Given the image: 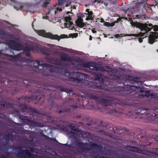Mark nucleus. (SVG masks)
Segmentation results:
<instances>
[{
	"instance_id": "obj_1",
	"label": "nucleus",
	"mask_w": 158,
	"mask_h": 158,
	"mask_svg": "<svg viewBox=\"0 0 158 158\" xmlns=\"http://www.w3.org/2000/svg\"><path fill=\"white\" fill-rule=\"evenodd\" d=\"M113 71L112 70L111 72L112 73L110 74L114 76V81H116L117 84L114 85V90L118 95L128 97L131 96L132 93H136V89H140V91L142 93L144 92L139 86L136 87L134 85L125 84L124 82L125 81H128V83L129 82L130 84L138 83L139 82L138 80L139 79V78L127 75L125 76V79L123 80L122 75L117 73H114Z\"/></svg>"
},
{
	"instance_id": "obj_2",
	"label": "nucleus",
	"mask_w": 158,
	"mask_h": 158,
	"mask_svg": "<svg viewBox=\"0 0 158 158\" xmlns=\"http://www.w3.org/2000/svg\"><path fill=\"white\" fill-rule=\"evenodd\" d=\"M45 82L40 83V82H37V84L36 85V87H38V88L37 89H34L33 90V91H30V92H32L34 93L31 96L27 97H22V98H23L26 101L28 102H31L32 100H38L40 101L42 98V97H44V95H42V94L44 92H47L48 94H49L50 98L48 100V106L45 107L47 108V107L50 106L49 108L50 109H51L55 105V102H54V98H55V97H52L51 94L53 92L52 91H51L50 89H45L44 88H43L41 87H40V86H43L44 87H51L52 86V84L48 82V81H44ZM35 86H36L35 85Z\"/></svg>"
},
{
	"instance_id": "obj_3",
	"label": "nucleus",
	"mask_w": 158,
	"mask_h": 158,
	"mask_svg": "<svg viewBox=\"0 0 158 158\" xmlns=\"http://www.w3.org/2000/svg\"><path fill=\"white\" fill-rule=\"evenodd\" d=\"M19 106L20 109L19 112H21L24 114H26L24 113L28 111V110L37 114V115H35L33 113H30L29 114V117H27L30 118L31 121L29 126L30 127L33 128L35 127H44V123L41 122H38L35 121H39L42 120V115L45 116L46 115V112H44L43 113H41L37 109L30 107L25 104H20L19 105Z\"/></svg>"
},
{
	"instance_id": "obj_4",
	"label": "nucleus",
	"mask_w": 158,
	"mask_h": 158,
	"mask_svg": "<svg viewBox=\"0 0 158 158\" xmlns=\"http://www.w3.org/2000/svg\"><path fill=\"white\" fill-rule=\"evenodd\" d=\"M36 73L41 74L45 77V78L49 79V77L52 76V73H56L57 72L56 69L52 65L46 63L43 64H39V66L37 67L36 70L35 71Z\"/></svg>"
},
{
	"instance_id": "obj_5",
	"label": "nucleus",
	"mask_w": 158,
	"mask_h": 158,
	"mask_svg": "<svg viewBox=\"0 0 158 158\" xmlns=\"http://www.w3.org/2000/svg\"><path fill=\"white\" fill-rule=\"evenodd\" d=\"M10 48L12 49L17 51L23 50V54L28 56H31L30 51L31 50H35V48L32 47L30 48L28 47H24L22 44L14 40H11L10 41Z\"/></svg>"
},
{
	"instance_id": "obj_6",
	"label": "nucleus",
	"mask_w": 158,
	"mask_h": 158,
	"mask_svg": "<svg viewBox=\"0 0 158 158\" xmlns=\"http://www.w3.org/2000/svg\"><path fill=\"white\" fill-rule=\"evenodd\" d=\"M68 126L71 130L78 133V136L79 137V138H96L94 135L89 132L81 131L79 128V125L75 126L71 124L69 125Z\"/></svg>"
},
{
	"instance_id": "obj_7",
	"label": "nucleus",
	"mask_w": 158,
	"mask_h": 158,
	"mask_svg": "<svg viewBox=\"0 0 158 158\" xmlns=\"http://www.w3.org/2000/svg\"><path fill=\"white\" fill-rule=\"evenodd\" d=\"M77 75H78L77 77H74L69 75V81L72 82L80 83L83 81L85 78V74L77 72Z\"/></svg>"
},
{
	"instance_id": "obj_8",
	"label": "nucleus",
	"mask_w": 158,
	"mask_h": 158,
	"mask_svg": "<svg viewBox=\"0 0 158 158\" xmlns=\"http://www.w3.org/2000/svg\"><path fill=\"white\" fill-rule=\"evenodd\" d=\"M36 32L40 36L51 39H55V38L53 37L57 36L56 35H53L49 32L46 33L45 30H37Z\"/></svg>"
},
{
	"instance_id": "obj_9",
	"label": "nucleus",
	"mask_w": 158,
	"mask_h": 158,
	"mask_svg": "<svg viewBox=\"0 0 158 158\" xmlns=\"http://www.w3.org/2000/svg\"><path fill=\"white\" fill-rule=\"evenodd\" d=\"M15 105V104L10 103H7L4 101H0V110L5 109H13Z\"/></svg>"
},
{
	"instance_id": "obj_10",
	"label": "nucleus",
	"mask_w": 158,
	"mask_h": 158,
	"mask_svg": "<svg viewBox=\"0 0 158 158\" xmlns=\"http://www.w3.org/2000/svg\"><path fill=\"white\" fill-rule=\"evenodd\" d=\"M15 131L14 129L9 128L5 131L3 138H16L15 136Z\"/></svg>"
},
{
	"instance_id": "obj_11",
	"label": "nucleus",
	"mask_w": 158,
	"mask_h": 158,
	"mask_svg": "<svg viewBox=\"0 0 158 158\" xmlns=\"http://www.w3.org/2000/svg\"><path fill=\"white\" fill-rule=\"evenodd\" d=\"M56 107L57 108L56 112L59 114L63 113L64 115H70L71 113V109L69 108L62 109V106L60 105L56 106Z\"/></svg>"
},
{
	"instance_id": "obj_12",
	"label": "nucleus",
	"mask_w": 158,
	"mask_h": 158,
	"mask_svg": "<svg viewBox=\"0 0 158 158\" xmlns=\"http://www.w3.org/2000/svg\"><path fill=\"white\" fill-rule=\"evenodd\" d=\"M135 18L141 20H144L146 19V16L143 12V10L140 9L135 11Z\"/></svg>"
},
{
	"instance_id": "obj_13",
	"label": "nucleus",
	"mask_w": 158,
	"mask_h": 158,
	"mask_svg": "<svg viewBox=\"0 0 158 158\" xmlns=\"http://www.w3.org/2000/svg\"><path fill=\"white\" fill-rule=\"evenodd\" d=\"M158 38V33L157 32H152L148 37V42L151 44H153L155 40Z\"/></svg>"
},
{
	"instance_id": "obj_14",
	"label": "nucleus",
	"mask_w": 158,
	"mask_h": 158,
	"mask_svg": "<svg viewBox=\"0 0 158 158\" xmlns=\"http://www.w3.org/2000/svg\"><path fill=\"white\" fill-rule=\"evenodd\" d=\"M27 61L31 65V67L33 68V69L36 71L37 67L39 66V64L40 63L39 61H32L29 58L27 59Z\"/></svg>"
},
{
	"instance_id": "obj_15",
	"label": "nucleus",
	"mask_w": 158,
	"mask_h": 158,
	"mask_svg": "<svg viewBox=\"0 0 158 158\" xmlns=\"http://www.w3.org/2000/svg\"><path fill=\"white\" fill-rule=\"evenodd\" d=\"M60 57L61 60L65 61L66 62H71L74 60V59L72 57L68 56L67 55L64 54H62Z\"/></svg>"
},
{
	"instance_id": "obj_16",
	"label": "nucleus",
	"mask_w": 158,
	"mask_h": 158,
	"mask_svg": "<svg viewBox=\"0 0 158 158\" xmlns=\"http://www.w3.org/2000/svg\"><path fill=\"white\" fill-rule=\"evenodd\" d=\"M19 153V155L21 156V157H23L24 158H33L30 153L27 151L21 150Z\"/></svg>"
},
{
	"instance_id": "obj_17",
	"label": "nucleus",
	"mask_w": 158,
	"mask_h": 158,
	"mask_svg": "<svg viewBox=\"0 0 158 158\" xmlns=\"http://www.w3.org/2000/svg\"><path fill=\"white\" fill-rule=\"evenodd\" d=\"M94 75L96 80L99 82H103L104 76L103 74L94 72Z\"/></svg>"
},
{
	"instance_id": "obj_18",
	"label": "nucleus",
	"mask_w": 158,
	"mask_h": 158,
	"mask_svg": "<svg viewBox=\"0 0 158 158\" xmlns=\"http://www.w3.org/2000/svg\"><path fill=\"white\" fill-rule=\"evenodd\" d=\"M27 117H29V116H23L20 117L19 118L21 120L22 122H23L26 125H29L30 123H31V120L29 119L30 118H28Z\"/></svg>"
},
{
	"instance_id": "obj_19",
	"label": "nucleus",
	"mask_w": 158,
	"mask_h": 158,
	"mask_svg": "<svg viewBox=\"0 0 158 158\" xmlns=\"http://www.w3.org/2000/svg\"><path fill=\"white\" fill-rule=\"evenodd\" d=\"M27 117H29V116H23L20 117L19 118L21 120L22 122H23L26 125H29L30 123H31V120L29 119L30 118H28Z\"/></svg>"
},
{
	"instance_id": "obj_20",
	"label": "nucleus",
	"mask_w": 158,
	"mask_h": 158,
	"mask_svg": "<svg viewBox=\"0 0 158 158\" xmlns=\"http://www.w3.org/2000/svg\"><path fill=\"white\" fill-rule=\"evenodd\" d=\"M113 129L114 133L119 135L121 134L123 132V130H125L126 131H128L125 128H124L123 129L121 127H114Z\"/></svg>"
},
{
	"instance_id": "obj_21",
	"label": "nucleus",
	"mask_w": 158,
	"mask_h": 158,
	"mask_svg": "<svg viewBox=\"0 0 158 158\" xmlns=\"http://www.w3.org/2000/svg\"><path fill=\"white\" fill-rule=\"evenodd\" d=\"M48 61L49 62L55 65H61V61L57 59L53 58H49L48 59Z\"/></svg>"
},
{
	"instance_id": "obj_22",
	"label": "nucleus",
	"mask_w": 158,
	"mask_h": 158,
	"mask_svg": "<svg viewBox=\"0 0 158 158\" xmlns=\"http://www.w3.org/2000/svg\"><path fill=\"white\" fill-rule=\"evenodd\" d=\"M83 19L79 17L75 21L76 24L78 27L82 28L85 26L86 24L83 22Z\"/></svg>"
},
{
	"instance_id": "obj_23",
	"label": "nucleus",
	"mask_w": 158,
	"mask_h": 158,
	"mask_svg": "<svg viewBox=\"0 0 158 158\" xmlns=\"http://www.w3.org/2000/svg\"><path fill=\"white\" fill-rule=\"evenodd\" d=\"M50 49L48 48L44 47L43 48H41L40 50V52L44 56H49L50 55L49 53L48 52L50 51Z\"/></svg>"
},
{
	"instance_id": "obj_24",
	"label": "nucleus",
	"mask_w": 158,
	"mask_h": 158,
	"mask_svg": "<svg viewBox=\"0 0 158 158\" xmlns=\"http://www.w3.org/2000/svg\"><path fill=\"white\" fill-rule=\"evenodd\" d=\"M140 29L142 31H144L146 33V32L151 31L152 29V28L148 27L147 24L142 23Z\"/></svg>"
},
{
	"instance_id": "obj_25",
	"label": "nucleus",
	"mask_w": 158,
	"mask_h": 158,
	"mask_svg": "<svg viewBox=\"0 0 158 158\" xmlns=\"http://www.w3.org/2000/svg\"><path fill=\"white\" fill-rule=\"evenodd\" d=\"M67 133L69 137L71 138H79V137L78 136V133L69 131Z\"/></svg>"
},
{
	"instance_id": "obj_26",
	"label": "nucleus",
	"mask_w": 158,
	"mask_h": 158,
	"mask_svg": "<svg viewBox=\"0 0 158 158\" xmlns=\"http://www.w3.org/2000/svg\"><path fill=\"white\" fill-rule=\"evenodd\" d=\"M57 89H60V92H65L67 93H69L72 92L73 90L72 89H69L64 88L61 85H58L56 86Z\"/></svg>"
},
{
	"instance_id": "obj_27",
	"label": "nucleus",
	"mask_w": 158,
	"mask_h": 158,
	"mask_svg": "<svg viewBox=\"0 0 158 158\" xmlns=\"http://www.w3.org/2000/svg\"><path fill=\"white\" fill-rule=\"evenodd\" d=\"M100 103L103 106H111L112 104V102L111 100L106 99L101 100Z\"/></svg>"
},
{
	"instance_id": "obj_28",
	"label": "nucleus",
	"mask_w": 158,
	"mask_h": 158,
	"mask_svg": "<svg viewBox=\"0 0 158 158\" xmlns=\"http://www.w3.org/2000/svg\"><path fill=\"white\" fill-rule=\"evenodd\" d=\"M98 134L99 135H102V136H106L111 137V138H114L112 137V135L111 134L107 132L106 131H105L103 130H99L98 131Z\"/></svg>"
},
{
	"instance_id": "obj_29",
	"label": "nucleus",
	"mask_w": 158,
	"mask_h": 158,
	"mask_svg": "<svg viewBox=\"0 0 158 158\" xmlns=\"http://www.w3.org/2000/svg\"><path fill=\"white\" fill-rule=\"evenodd\" d=\"M93 69L95 70L100 71L102 72H104L105 71L104 68L102 66H99L95 63H93Z\"/></svg>"
},
{
	"instance_id": "obj_30",
	"label": "nucleus",
	"mask_w": 158,
	"mask_h": 158,
	"mask_svg": "<svg viewBox=\"0 0 158 158\" xmlns=\"http://www.w3.org/2000/svg\"><path fill=\"white\" fill-rule=\"evenodd\" d=\"M24 132L30 135L29 138H35L36 135V132L35 131L25 130Z\"/></svg>"
},
{
	"instance_id": "obj_31",
	"label": "nucleus",
	"mask_w": 158,
	"mask_h": 158,
	"mask_svg": "<svg viewBox=\"0 0 158 158\" xmlns=\"http://www.w3.org/2000/svg\"><path fill=\"white\" fill-rule=\"evenodd\" d=\"M56 35L57 36L53 37V38H55L52 39L57 40L58 41H59L60 39L67 38L69 37L67 35L65 34L61 35L60 36H58L57 35Z\"/></svg>"
},
{
	"instance_id": "obj_32",
	"label": "nucleus",
	"mask_w": 158,
	"mask_h": 158,
	"mask_svg": "<svg viewBox=\"0 0 158 158\" xmlns=\"http://www.w3.org/2000/svg\"><path fill=\"white\" fill-rule=\"evenodd\" d=\"M146 32L145 33H142V32H140L139 33L137 34H127L125 35V36H133L135 37H138L139 36H144V35L146 34Z\"/></svg>"
},
{
	"instance_id": "obj_33",
	"label": "nucleus",
	"mask_w": 158,
	"mask_h": 158,
	"mask_svg": "<svg viewBox=\"0 0 158 158\" xmlns=\"http://www.w3.org/2000/svg\"><path fill=\"white\" fill-rule=\"evenodd\" d=\"M147 119L149 120V122L152 123L153 121L155 120V117L153 116V114L152 115L150 114H148L147 116Z\"/></svg>"
},
{
	"instance_id": "obj_34",
	"label": "nucleus",
	"mask_w": 158,
	"mask_h": 158,
	"mask_svg": "<svg viewBox=\"0 0 158 158\" xmlns=\"http://www.w3.org/2000/svg\"><path fill=\"white\" fill-rule=\"evenodd\" d=\"M110 113L116 116H118V114L120 115L121 114V112L117 111L116 109L111 110L110 111Z\"/></svg>"
},
{
	"instance_id": "obj_35",
	"label": "nucleus",
	"mask_w": 158,
	"mask_h": 158,
	"mask_svg": "<svg viewBox=\"0 0 158 158\" xmlns=\"http://www.w3.org/2000/svg\"><path fill=\"white\" fill-rule=\"evenodd\" d=\"M131 23L132 26H135L137 28H138L140 29L142 23H139L137 22H134L133 21H131Z\"/></svg>"
},
{
	"instance_id": "obj_36",
	"label": "nucleus",
	"mask_w": 158,
	"mask_h": 158,
	"mask_svg": "<svg viewBox=\"0 0 158 158\" xmlns=\"http://www.w3.org/2000/svg\"><path fill=\"white\" fill-rule=\"evenodd\" d=\"M146 0H143L140 2H137L135 4L137 6H143V7L145 6V5L147 4Z\"/></svg>"
},
{
	"instance_id": "obj_37",
	"label": "nucleus",
	"mask_w": 158,
	"mask_h": 158,
	"mask_svg": "<svg viewBox=\"0 0 158 158\" xmlns=\"http://www.w3.org/2000/svg\"><path fill=\"white\" fill-rule=\"evenodd\" d=\"M39 133L40 136H41L42 137H44V138H52L49 137L47 135H46L44 134V133L43 131L40 130L39 131Z\"/></svg>"
},
{
	"instance_id": "obj_38",
	"label": "nucleus",
	"mask_w": 158,
	"mask_h": 158,
	"mask_svg": "<svg viewBox=\"0 0 158 158\" xmlns=\"http://www.w3.org/2000/svg\"><path fill=\"white\" fill-rule=\"evenodd\" d=\"M23 81L24 84L26 85V86L30 85V84L31 83H34L32 81L27 80H23Z\"/></svg>"
},
{
	"instance_id": "obj_39",
	"label": "nucleus",
	"mask_w": 158,
	"mask_h": 158,
	"mask_svg": "<svg viewBox=\"0 0 158 158\" xmlns=\"http://www.w3.org/2000/svg\"><path fill=\"white\" fill-rule=\"evenodd\" d=\"M3 55L5 56H9L12 59H16L18 57V55H9L7 53H5V54H3Z\"/></svg>"
},
{
	"instance_id": "obj_40",
	"label": "nucleus",
	"mask_w": 158,
	"mask_h": 158,
	"mask_svg": "<svg viewBox=\"0 0 158 158\" xmlns=\"http://www.w3.org/2000/svg\"><path fill=\"white\" fill-rule=\"evenodd\" d=\"M81 66L83 68H89L90 66V64L87 62L85 63H82L81 64Z\"/></svg>"
},
{
	"instance_id": "obj_41",
	"label": "nucleus",
	"mask_w": 158,
	"mask_h": 158,
	"mask_svg": "<svg viewBox=\"0 0 158 158\" xmlns=\"http://www.w3.org/2000/svg\"><path fill=\"white\" fill-rule=\"evenodd\" d=\"M50 0H46L44 4L42 5V7L43 8L47 7V5L50 3Z\"/></svg>"
},
{
	"instance_id": "obj_42",
	"label": "nucleus",
	"mask_w": 158,
	"mask_h": 158,
	"mask_svg": "<svg viewBox=\"0 0 158 158\" xmlns=\"http://www.w3.org/2000/svg\"><path fill=\"white\" fill-rule=\"evenodd\" d=\"M78 36V34L77 33H74L73 34L71 33L69 34V37L71 38L72 37V38H76Z\"/></svg>"
},
{
	"instance_id": "obj_43",
	"label": "nucleus",
	"mask_w": 158,
	"mask_h": 158,
	"mask_svg": "<svg viewBox=\"0 0 158 158\" xmlns=\"http://www.w3.org/2000/svg\"><path fill=\"white\" fill-rule=\"evenodd\" d=\"M89 98L91 99H94L96 101L98 100V98L92 94L89 95Z\"/></svg>"
},
{
	"instance_id": "obj_44",
	"label": "nucleus",
	"mask_w": 158,
	"mask_h": 158,
	"mask_svg": "<svg viewBox=\"0 0 158 158\" xmlns=\"http://www.w3.org/2000/svg\"><path fill=\"white\" fill-rule=\"evenodd\" d=\"M58 2L57 5L59 6L62 5L66 1L65 0H57Z\"/></svg>"
},
{
	"instance_id": "obj_45",
	"label": "nucleus",
	"mask_w": 158,
	"mask_h": 158,
	"mask_svg": "<svg viewBox=\"0 0 158 158\" xmlns=\"http://www.w3.org/2000/svg\"><path fill=\"white\" fill-rule=\"evenodd\" d=\"M70 107L71 108H75L78 107L77 104L76 102H74V103L73 104H71L70 106Z\"/></svg>"
},
{
	"instance_id": "obj_46",
	"label": "nucleus",
	"mask_w": 158,
	"mask_h": 158,
	"mask_svg": "<svg viewBox=\"0 0 158 158\" xmlns=\"http://www.w3.org/2000/svg\"><path fill=\"white\" fill-rule=\"evenodd\" d=\"M140 138H155L154 137H150L149 136V135H145V136L144 137L143 135H142L140 137Z\"/></svg>"
},
{
	"instance_id": "obj_47",
	"label": "nucleus",
	"mask_w": 158,
	"mask_h": 158,
	"mask_svg": "<svg viewBox=\"0 0 158 158\" xmlns=\"http://www.w3.org/2000/svg\"><path fill=\"white\" fill-rule=\"evenodd\" d=\"M61 130L63 131L67 132V133L69 131L68 128L64 126H63L61 127Z\"/></svg>"
},
{
	"instance_id": "obj_48",
	"label": "nucleus",
	"mask_w": 158,
	"mask_h": 158,
	"mask_svg": "<svg viewBox=\"0 0 158 158\" xmlns=\"http://www.w3.org/2000/svg\"><path fill=\"white\" fill-rule=\"evenodd\" d=\"M64 19L66 22H69L70 20H72L71 17L69 15V16L66 17L64 18Z\"/></svg>"
},
{
	"instance_id": "obj_49",
	"label": "nucleus",
	"mask_w": 158,
	"mask_h": 158,
	"mask_svg": "<svg viewBox=\"0 0 158 158\" xmlns=\"http://www.w3.org/2000/svg\"><path fill=\"white\" fill-rule=\"evenodd\" d=\"M94 16L93 17H92V16H88L86 17L85 19V20H93Z\"/></svg>"
},
{
	"instance_id": "obj_50",
	"label": "nucleus",
	"mask_w": 158,
	"mask_h": 158,
	"mask_svg": "<svg viewBox=\"0 0 158 158\" xmlns=\"http://www.w3.org/2000/svg\"><path fill=\"white\" fill-rule=\"evenodd\" d=\"M102 84L100 83H97L95 84V87L98 88H101L102 86Z\"/></svg>"
},
{
	"instance_id": "obj_51",
	"label": "nucleus",
	"mask_w": 158,
	"mask_h": 158,
	"mask_svg": "<svg viewBox=\"0 0 158 158\" xmlns=\"http://www.w3.org/2000/svg\"><path fill=\"white\" fill-rule=\"evenodd\" d=\"M153 31H158V26L157 25H154L153 27Z\"/></svg>"
},
{
	"instance_id": "obj_52",
	"label": "nucleus",
	"mask_w": 158,
	"mask_h": 158,
	"mask_svg": "<svg viewBox=\"0 0 158 158\" xmlns=\"http://www.w3.org/2000/svg\"><path fill=\"white\" fill-rule=\"evenodd\" d=\"M129 150L133 152H136L137 151V148H136L132 147L131 148V149Z\"/></svg>"
},
{
	"instance_id": "obj_53",
	"label": "nucleus",
	"mask_w": 158,
	"mask_h": 158,
	"mask_svg": "<svg viewBox=\"0 0 158 158\" xmlns=\"http://www.w3.org/2000/svg\"><path fill=\"white\" fill-rule=\"evenodd\" d=\"M99 125L100 127H104L105 126V125L104 124V122L102 121H101L99 123Z\"/></svg>"
},
{
	"instance_id": "obj_54",
	"label": "nucleus",
	"mask_w": 158,
	"mask_h": 158,
	"mask_svg": "<svg viewBox=\"0 0 158 158\" xmlns=\"http://www.w3.org/2000/svg\"><path fill=\"white\" fill-rule=\"evenodd\" d=\"M12 124L13 125L15 126V125H20V124L19 123H15L14 122H13L12 123Z\"/></svg>"
},
{
	"instance_id": "obj_55",
	"label": "nucleus",
	"mask_w": 158,
	"mask_h": 158,
	"mask_svg": "<svg viewBox=\"0 0 158 158\" xmlns=\"http://www.w3.org/2000/svg\"><path fill=\"white\" fill-rule=\"evenodd\" d=\"M104 25L106 26H108V27L109 26L110 23H109V22H104Z\"/></svg>"
},
{
	"instance_id": "obj_56",
	"label": "nucleus",
	"mask_w": 158,
	"mask_h": 158,
	"mask_svg": "<svg viewBox=\"0 0 158 158\" xmlns=\"http://www.w3.org/2000/svg\"><path fill=\"white\" fill-rule=\"evenodd\" d=\"M93 14V13L92 11H90L89 12H88V13H87V14L88 15V16H92V17Z\"/></svg>"
},
{
	"instance_id": "obj_57",
	"label": "nucleus",
	"mask_w": 158,
	"mask_h": 158,
	"mask_svg": "<svg viewBox=\"0 0 158 158\" xmlns=\"http://www.w3.org/2000/svg\"><path fill=\"white\" fill-rule=\"evenodd\" d=\"M101 1V0H92V2H97L98 3H100Z\"/></svg>"
},
{
	"instance_id": "obj_58",
	"label": "nucleus",
	"mask_w": 158,
	"mask_h": 158,
	"mask_svg": "<svg viewBox=\"0 0 158 158\" xmlns=\"http://www.w3.org/2000/svg\"><path fill=\"white\" fill-rule=\"evenodd\" d=\"M74 102V100L72 98H69V102Z\"/></svg>"
},
{
	"instance_id": "obj_59",
	"label": "nucleus",
	"mask_w": 158,
	"mask_h": 158,
	"mask_svg": "<svg viewBox=\"0 0 158 158\" xmlns=\"http://www.w3.org/2000/svg\"><path fill=\"white\" fill-rule=\"evenodd\" d=\"M148 26H149L150 27L152 28V29L153 28V26L152 25L151 23H149L148 24H147Z\"/></svg>"
},
{
	"instance_id": "obj_60",
	"label": "nucleus",
	"mask_w": 158,
	"mask_h": 158,
	"mask_svg": "<svg viewBox=\"0 0 158 158\" xmlns=\"http://www.w3.org/2000/svg\"><path fill=\"white\" fill-rule=\"evenodd\" d=\"M139 41V43H141L143 42V39L139 37L138 39Z\"/></svg>"
},
{
	"instance_id": "obj_61",
	"label": "nucleus",
	"mask_w": 158,
	"mask_h": 158,
	"mask_svg": "<svg viewBox=\"0 0 158 158\" xmlns=\"http://www.w3.org/2000/svg\"><path fill=\"white\" fill-rule=\"evenodd\" d=\"M73 23L72 22L69 21V23L68 24L69 27H70L71 25H73Z\"/></svg>"
},
{
	"instance_id": "obj_62",
	"label": "nucleus",
	"mask_w": 158,
	"mask_h": 158,
	"mask_svg": "<svg viewBox=\"0 0 158 158\" xmlns=\"http://www.w3.org/2000/svg\"><path fill=\"white\" fill-rule=\"evenodd\" d=\"M115 25V23L114 22L112 23H110L109 26L113 27Z\"/></svg>"
},
{
	"instance_id": "obj_63",
	"label": "nucleus",
	"mask_w": 158,
	"mask_h": 158,
	"mask_svg": "<svg viewBox=\"0 0 158 158\" xmlns=\"http://www.w3.org/2000/svg\"><path fill=\"white\" fill-rule=\"evenodd\" d=\"M122 19H123V17H119V18L117 19V20H118V22H119L121 21Z\"/></svg>"
},
{
	"instance_id": "obj_64",
	"label": "nucleus",
	"mask_w": 158,
	"mask_h": 158,
	"mask_svg": "<svg viewBox=\"0 0 158 158\" xmlns=\"http://www.w3.org/2000/svg\"><path fill=\"white\" fill-rule=\"evenodd\" d=\"M49 17L48 16H44L43 17V18L44 19H49Z\"/></svg>"
}]
</instances>
